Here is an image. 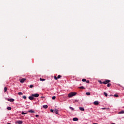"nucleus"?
Instances as JSON below:
<instances>
[{"label": "nucleus", "instance_id": "obj_4", "mask_svg": "<svg viewBox=\"0 0 124 124\" xmlns=\"http://www.w3.org/2000/svg\"><path fill=\"white\" fill-rule=\"evenodd\" d=\"M5 99L8 100V101H10V102H14V101H15V100H14V99H12V98L7 99V98H6Z\"/></svg>", "mask_w": 124, "mask_h": 124}, {"label": "nucleus", "instance_id": "obj_8", "mask_svg": "<svg viewBox=\"0 0 124 124\" xmlns=\"http://www.w3.org/2000/svg\"><path fill=\"white\" fill-rule=\"evenodd\" d=\"M93 104L94 105H98V104H99V103L98 102V101H95L93 102Z\"/></svg>", "mask_w": 124, "mask_h": 124}, {"label": "nucleus", "instance_id": "obj_19", "mask_svg": "<svg viewBox=\"0 0 124 124\" xmlns=\"http://www.w3.org/2000/svg\"><path fill=\"white\" fill-rule=\"evenodd\" d=\"M4 91L5 93H6V92H7V87H4Z\"/></svg>", "mask_w": 124, "mask_h": 124}, {"label": "nucleus", "instance_id": "obj_34", "mask_svg": "<svg viewBox=\"0 0 124 124\" xmlns=\"http://www.w3.org/2000/svg\"><path fill=\"white\" fill-rule=\"evenodd\" d=\"M50 112H51V113H53L54 112V109H50Z\"/></svg>", "mask_w": 124, "mask_h": 124}, {"label": "nucleus", "instance_id": "obj_32", "mask_svg": "<svg viewBox=\"0 0 124 124\" xmlns=\"http://www.w3.org/2000/svg\"><path fill=\"white\" fill-rule=\"evenodd\" d=\"M52 99H53V100L56 99V97H55V96H52Z\"/></svg>", "mask_w": 124, "mask_h": 124}, {"label": "nucleus", "instance_id": "obj_29", "mask_svg": "<svg viewBox=\"0 0 124 124\" xmlns=\"http://www.w3.org/2000/svg\"><path fill=\"white\" fill-rule=\"evenodd\" d=\"M54 78L55 79V80H58V77L54 76Z\"/></svg>", "mask_w": 124, "mask_h": 124}, {"label": "nucleus", "instance_id": "obj_20", "mask_svg": "<svg viewBox=\"0 0 124 124\" xmlns=\"http://www.w3.org/2000/svg\"><path fill=\"white\" fill-rule=\"evenodd\" d=\"M86 94V95H91V93L90 92H87Z\"/></svg>", "mask_w": 124, "mask_h": 124}, {"label": "nucleus", "instance_id": "obj_38", "mask_svg": "<svg viewBox=\"0 0 124 124\" xmlns=\"http://www.w3.org/2000/svg\"><path fill=\"white\" fill-rule=\"evenodd\" d=\"M115 124V123H112V124Z\"/></svg>", "mask_w": 124, "mask_h": 124}, {"label": "nucleus", "instance_id": "obj_21", "mask_svg": "<svg viewBox=\"0 0 124 124\" xmlns=\"http://www.w3.org/2000/svg\"><path fill=\"white\" fill-rule=\"evenodd\" d=\"M104 94L106 97L108 96V94H107V93H106V92L104 93Z\"/></svg>", "mask_w": 124, "mask_h": 124}, {"label": "nucleus", "instance_id": "obj_18", "mask_svg": "<svg viewBox=\"0 0 124 124\" xmlns=\"http://www.w3.org/2000/svg\"><path fill=\"white\" fill-rule=\"evenodd\" d=\"M69 109H70L71 110H72V111H74V108L71 107H69Z\"/></svg>", "mask_w": 124, "mask_h": 124}, {"label": "nucleus", "instance_id": "obj_5", "mask_svg": "<svg viewBox=\"0 0 124 124\" xmlns=\"http://www.w3.org/2000/svg\"><path fill=\"white\" fill-rule=\"evenodd\" d=\"M28 98L30 99V100H33L34 99V97H33L32 96H29Z\"/></svg>", "mask_w": 124, "mask_h": 124}, {"label": "nucleus", "instance_id": "obj_33", "mask_svg": "<svg viewBox=\"0 0 124 124\" xmlns=\"http://www.w3.org/2000/svg\"><path fill=\"white\" fill-rule=\"evenodd\" d=\"M86 82L87 83V84H90V80H86Z\"/></svg>", "mask_w": 124, "mask_h": 124}, {"label": "nucleus", "instance_id": "obj_22", "mask_svg": "<svg viewBox=\"0 0 124 124\" xmlns=\"http://www.w3.org/2000/svg\"><path fill=\"white\" fill-rule=\"evenodd\" d=\"M62 78V76H61V75H58V76H57V78L58 79H60V78Z\"/></svg>", "mask_w": 124, "mask_h": 124}, {"label": "nucleus", "instance_id": "obj_25", "mask_svg": "<svg viewBox=\"0 0 124 124\" xmlns=\"http://www.w3.org/2000/svg\"><path fill=\"white\" fill-rule=\"evenodd\" d=\"M114 96L115 97H119V95H118V94H115L114 95Z\"/></svg>", "mask_w": 124, "mask_h": 124}, {"label": "nucleus", "instance_id": "obj_39", "mask_svg": "<svg viewBox=\"0 0 124 124\" xmlns=\"http://www.w3.org/2000/svg\"><path fill=\"white\" fill-rule=\"evenodd\" d=\"M110 96H112V95H110Z\"/></svg>", "mask_w": 124, "mask_h": 124}, {"label": "nucleus", "instance_id": "obj_15", "mask_svg": "<svg viewBox=\"0 0 124 124\" xmlns=\"http://www.w3.org/2000/svg\"><path fill=\"white\" fill-rule=\"evenodd\" d=\"M7 110H9V111H10V110H11V109H12V108H11V107H8L7 108Z\"/></svg>", "mask_w": 124, "mask_h": 124}, {"label": "nucleus", "instance_id": "obj_10", "mask_svg": "<svg viewBox=\"0 0 124 124\" xmlns=\"http://www.w3.org/2000/svg\"><path fill=\"white\" fill-rule=\"evenodd\" d=\"M73 121H74V122H77V121H78V118L75 117L73 118Z\"/></svg>", "mask_w": 124, "mask_h": 124}, {"label": "nucleus", "instance_id": "obj_7", "mask_svg": "<svg viewBox=\"0 0 124 124\" xmlns=\"http://www.w3.org/2000/svg\"><path fill=\"white\" fill-rule=\"evenodd\" d=\"M16 124H23V121H20V120L17 121L16 122Z\"/></svg>", "mask_w": 124, "mask_h": 124}, {"label": "nucleus", "instance_id": "obj_28", "mask_svg": "<svg viewBox=\"0 0 124 124\" xmlns=\"http://www.w3.org/2000/svg\"><path fill=\"white\" fill-rule=\"evenodd\" d=\"M26 114H27V113H25V112H24L23 111H22V112H21V114H22V115H26Z\"/></svg>", "mask_w": 124, "mask_h": 124}, {"label": "nucleus", "instance_id": "obj_35", "mask_svg": "<svg viewBox=\"0 0 124 124\" xmlns=\"http://www.w3.org/2000/svg\"><path fill=\"white\" fill-rule=\"evenodd\" d=\"M35 117H36V118H38V117H39V115H37V114H36Z\"/></svg>", "mask_w": 124, "mask_h": 124}, {"label": "nucleus", "instance_id": "obj_26", "mask_svg": "<svg viewBox=\"0 0 124 124\" xmlns=\"http://www.w3.org/2000/svg\"><path fill=\"white\" fill-rule=\"evenodd\" d=\"M45 79H44V78H40V81H45Z\"/></svg>", "mask_w": 124, "mask_h": 124}, {"label": "nucleus", "instance_id": "obj_24", "mask_svg": "<svg viewBox=\"0 0 124 124\" xmlns=\"http://www.w3.org/2000/svg\"><path fill=\"white\" fill-rule=\"evenodd\" d=\"M87 81V79L86 78H83L82 79V82H86Z\"/></svg>", "mask_w": 124, "mask_h": 124}, {"label": "nucleus", "instance_id": "obj_13", "mask_svg": "<svg viewBox=\"0 0 124 124\" xmlns=\"http://www.w3.org/2000/svg\"><path fill=\"white\" fill-rule=\"evenodd\" d=\"M79 110H80V111H85V108H84L79 107Z\"/></svg>", "mask_w": 124, "mask_h": 124}, {"label": "nucleus", "instance_id": "obj_31", "mask_svg": "<svg viewBox=\"0 0 124 124\" xmlns=\"http://www.w3.org/2000/svg\"><path fill=\"white\" fill-rule=\"evenodd\" d=\"M23 98H24V99H27V97L25 95L23 96Z\"/></svg>", "mask_w": 124, "mask_h": 124}, {"label": "nucleus", "instance_id": "obj_11", "mask_svg": "<svg viewBox=\"0 0 124 124\" xmlns=\"http://www.w3.org/2000/svg\"><path fill=\"white\" fill-rule=\"evenodd\" d=\"M43 107L44 108V109H47L48 108V105H45L43 106Z\"/></svg>", "mask_w": 124, "mask_h": 124}, {"label": "nucleus", "instance_id": "obj_37", "mask_svg": "<svg viewBox=\"0 0 124 124\" xmlns=\"http://www.w3.org/2000/svg\"><path fill=\"white\" fill-rule=\"evenodd\" d=\"M41 98H44V96H41Z\"/></svg>", "mask_w": 124, "mask_h": 124}, {"label": "nucleus", "instance_id": "obj_9", "mask_svg": "<svg viewBox=\"0 0 124 124\" xmlns=\"http://www.w3.org/2000/svg\"><path fill=\"white\" fill-rule=\"evenodd\" d=\"M58 112H59V110L58 109H55L54 110V113L55 114H56L57 115H58L59 114Z\"/></svg>", "mask_w": 124, "mask_h": 124}, {"label": "nucleus", "instance_id": "obj_36", "mask_svg": "<svg viewBox=\"0 0 124 124\" xmlns=\"http://www.w3.org/2000/svg\"><path fill=\"white\" fill-rule=\"evenodd\" d=\"M75 101L76 102H78V100H76Z\"/></svg>", "mask_w": 124, "mask_h": 124}, {"label": "nucleus", "instance_id": "obj_16", "mask_svg": "<svg viewBox=\"0 0 124 124\" xmlns=\"http://www.w3.org/2000/svg\"><path fill=\"white\" fill-rule=\"evenodd\" d=\"M111 86H112V84L111 83H108L107 87H111Z\"/></svg>", "mask_w": 124, "mask_h": 124}, {"label": "nucleus", "instance_id": "obj_6", "mask_svg": "<svg viewBox=\"0 0 124 124\" xmlns=\"http://www.w3.org/2000/svg\"><path fill=\"white\" fill-rule=\"evenodd\" d=\"M26 80H27V79H26V78H22L20 80V83H24V82H25V81H26Z\"/></svg>", "mask_w": 124, "mask_h": 124}, {"label": "nucleus", "instance_id": "obj_23", "mask_svg": "<svg viewBox=\"0 0 124 124\" xmlns=\"http://www.w3.org/2000/svg\"><path fill=\"white\" fill-rule=\"evenodd\" d=\"M19 95H23V93L19 92L18 93Z\"/></svg>", "mask_w": 124, "mask_h": 124}, {"label": "nucleus", "instance_id": "obj_1", "mask_svg": "<svg viewBox=\"0 0 124 124\" xmlns=\"http://www.w3.org/2000/svg\"><path fill=\"white\" fill-rule=\"evenodd\" d=\"M98 82L100 84H104L105 85H106L108 84V83L111 82V80L109 79H105V81L103 82H102L101 80H99Z\"/></svg>", "mask_w": 124, "mask_h": 124}, {"label": "nucleus", "instance_id": "obj_2", "mask_svg": "<svg viewBox=\"0 0 124 124\" xmlns=\"http://www.w3.org/2000/svg\"><path fill=\"white\" fill-rule=\"evenodd\" d=\"M76 94H77L76 92H71L68 94V97H72L73 96H75Z\"/></svg>", "mask_w": 124, "mask_h": 124}, {"label": "nucleus", "instance_id": "obj_3", "mask_svg": "<svg viewBox=\"0 0 124 124\" xmlns=\"http://www.w3.org/2000/svg\"><path fill=\"white\" fill-rule=\"evenodd\" d=\"M31 96H33L34 97H38L39 96V94L38 93H35V94H32Z\"/></svg>", "mask_w": 124, "mask_h": 124}, {"label": "nucleus", "instance_id": "obj_30", "mask_svg": "<svg viewBox=\"0 0 124 124\" xmlns=\"http://www.w3.org/2000/svg\"><path fill=\"white\" fill-rule=\"evenodd\" d=\"M30 88L31 89L33 88V85H30Z\"/></svg>", "mask_w": 124, "mask_h": 124}, {"label": "nucleus", "instance_id": "obj_14", "mask_svg": "<svg viewBox=\"0 0 124 124\" xmlns=\"http://www.w3.org/2000/svg\"><path fill=\"white\" fill-rule=\"evenodd\" d=\"M78 88H79V89H80L81 90H85L86 89V88L84 87L83 86H81V87H80Z\"/></svg>", "mask_w": 124, "mask_h": 124}, {"label": "nucleus", "instance_id": "obj_17", "mask_svg": "<svg viewBox=\"0 0 124 124\" xmlns=\"http://www.w3.org/2000/svg\"><path fill=\"white\" fill-rule=\"evenodd\" d=\"M119 114H124V110H121L119 112Z\"/></svg>", "mask_w": 124, "mask_h": 124}, {"label": "nucleus", "instance_id": "obj_27", "mask_svg": "<svg viewBox=\"0 0 124 124\" xmlns=\"http://www.w3.org/2000/svg\"><path fill=\"white\" fill-rule=\"evenodd\" d=\"M101 109H102V110H106V109H108L109 108H102Z\"/></svg>", "mask_w": 124, "mask_h": 124}, {"label": "nucleus", "instance_id": "obj_12", "mask_svg": "<svg viewBox=\"0 0 124 124\" xmlns=\"http://www.w3.org/2000/svg\"><path fill=\"white\" fill-rule=\"evenodd\" d=\"M29 113H34V110H33L32 109H30L29 110H28Z\"/></svg>", "mask_w": 124, "mask_h": 124}]
</instances>
